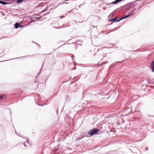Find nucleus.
Listing matches in <instances>:
<instances>
[{
	"label": "nucleus",
	"mask_w": 154,
	"mask_h": 154,
	"mask_svg": "<svg viewBox=\"0 0 154 154\" xmlns=\"http://www.w3.org/2000/svg\"><path fill=\"white\" fill-rule=\"evenodd\" d=\"M99 131L96 128H94L90 130L88 132V134L90 135H92L96 134Z\"/></svg>",
	"instance_id": "nucleus-1"
},
{
	"label": "nucleus",
	"mask_w": 154,
	"mask_h": 154,
	"mask_svg": "<svg viewBox=\"0 0 154 154\" xmlns=\"http://www.w3.org/2000/svg\"><path fill=\"white\" fill-rule=\"evenodd\" d=\"M150 68L152 71L154 72V60L152 62L150 65Z\"/></svg>",
	"instance_id": "nucleus-2"
},
{
	"label": "nucleus",
	"mask_w": 154,
	"mask_h": 154,
	"mask_svg": "<svg viewBox=\"0 0 154 154\" xmlns=\"http://www.w3.org/2000/svg\"><path fill=\"white\" fill-rule=\"evenodd\" d=\"M134 15V14H129V15H127V16H125V17H123V18H121V19H120V20H117V21H119V20H122V19H124V18H127V17H130V16H131V15Z\"/></svg>",
	"instance_id": "nucleus-3"
},
{
	"label": "nucleus",
	"mask_w": 154,
	"mask_h": 154,
	"mask_svg": "<svg viewBox=\"0 0 154 154\" xmlns=\"http://www.w3.org/2000/svg\"><path fill=\"white\" fill-rule=\"evenodd\" d=\"M118 19L117 18H115L113 19H111L109 20V21H111L112 22H115L116 21V20Z\"/></svg>",
	"instance_id": "nucleus-4"
},
{
	"label": "nucleus",
	"mask_w": 154,
	"mask_h": 154,
	"mask_svg": "<svg viewBox=\"0 0 154 154\" xmlns=\"http://www.w3.org/2000/svg\"><path fill=\"white\" fill-rule=\"evenodd\" d=\"M19 26V24L18 23H16L15 24L14 27L15 29H17Z\"/></svg>",
	"instance_id": "nucleus-5"
},
{
	"label": "nucleus",
	"mask_w": 154,
	"mask_h": 154,
	"mask_svg": "<svg viewBox=\"0 0 154 154\" xmlns=\"http://www.w3.org/2000/svg\"><path fill=\"white\" fill-rule=\"evenodd\" d=\"M0 3L2 5H6L7 3L3 1H0Z\"/></svg>",
	"instance_id": "nucleus-6"
},
{
	"label": "nucleus",
	"mask_w": 154,
	"mask_h": 154,
	"mask_svg": "<svg viewBox=\"0 0 154 154\" xmlns=\"http://www.w3.org/2000/svg\"><path fill=\"white\" fill-rule=\"evenodd\" d=\"M24 0H18L17 1V3H20L22 2Z\"/></svg>",
	"instance_id": "nucleus-7"
},
{
	"label": "nucleus",
	"mask_w": 154,
	"mask_h": 154,
	"mask_svg": "<svg viewBox=\"0 0 154 154\" xmlns=\"http://www.w3.org/2000/svg\"><path fill=\"white\" fill-rule=\"evenodd\" d=\"M5 96V95L4 94H2L0 95V99L2 98L3 97Z\"/></svg>",
	"instance_id": "nucleus-8"
},
{
	"label": "nucleus",
	"mask_w": 154,
	"mask_h": 154,
	"mask_svg": "<svg viewBox=\"0 0 154 154\" xmlns=\"http://www.w3.org/2000/svg\"><path fill=\"white\" fill-rule=\"evenodd\" d=\"M64 17V16H60V18H61L62 17Z\"/></svg>",
	"instance_id": "nucleus-9"
},
{
	"label": "nucleus",
	"mask_w": 154,
	"mask_h": 154,
	"mask_svg": "<svg viewBox=\"0 0 154 154\" xmlns=\"http://www.w3.org/2000/svg\"><path fill=\"white\" fill-rule=\"evenodd\" d=\"M22 26H21V25L20 26V27H22Z\"/></svg>",
	"instance_id": "nucleus-10"
}]
</instances>
